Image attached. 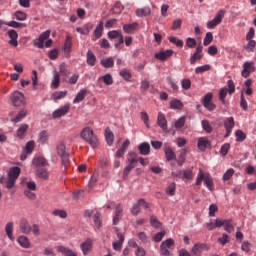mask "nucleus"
<instances>
[{"mask_svg": "<svg viewBox=\"0 0 256 256\" xmlns=\"http://www.w3.org/2000/svg\"><path fill=\"white\" fill-rule=\"evenodd\" d=\"M32 165L35 167L37 177L40 179H49V172L47 171V167H49V162L45 157H35L32 160Z\"/></svg>", "mask_w": 256, "mask_h": 256, "instance_id": "1", "label": "nucleus"}, {"mask_svg": "<svg viewBox=\"0 0 256 256\" xmlns=\"http://www.w3.org/2000/svg\"><path fill=\"white\" fill-rule=\"evenodd\" d=\"M81 138L86 141V143H89L92 149H95L97 147V144L99 143V140L97 139V136L93 133V129L90 127H85L81 133Z\"/></svg>", "mask_w": 256, "mask_h": 256, "instance_id": "2", "label": "nucleus"}, {"mask_svg": "<svg viewBox=\"0 0 256 256\" xmlns=\"http://www.w3.org/2000/svg\"><path fill=\"white\" fill-rule=\"evenodd\" d=\"M202 183H204L210 191L213 190V178H211V175L205 174V172H203V169H200L196 177L195 185H197V187H200Z\"/></svg>", "mask_w": 256, "mask_h": 256, "instance_id": "3", "label": "nucleus"}, {"mask_svg": "<svg viewBox=\"0 0 256 256\" xmlns=\"http://www.w3.org/2000/svg\"><path fill=\"white\" fill-rule=\"evenodd\" d=\"M175 245V240L173 238H168L161 242L160 245V255L161 256H172L171 247Z\"/></svg>", "mask_w": 256, "mask_h": 256, "instance_id": "4", "label": "nucleus"}, {"mask_svg": "<svg viewBox=\"0 0 256 256\" xmlns=\"http://www.w3.org/2000/svg\"><path fill=\"white\" fill-rule=\"evenodd\" d=\"M225 17V10L221 9L219 10L215 17L207 22V29H215V27H217V25H219L221 23V21H223V18Z\"/></svg>", "mask_w": 256, "mask_h": 256, "instance_id": "5", "label": "nucleus"}, {"mask_svg": "<svg viewBox=\"0 0 256 256\" xmlns=\"http://www.w3.org/2000/svg\"><path fill=\"white\" fill-rule=\"evenodd\" d=\"M242 67L243 69L241 75L244 79H248L249 75H251V73H255L256 71L255 62L253 61L244 62Z\"/></svg>", "mask_w": 256, "mask_h": 256, "instance_id": "6", "label": "nucleus"}, {"mask_svg": "<svg viewBox=\"0 0 256 256\" xmlns=\"http://www.w3.org/2000/svg\"><path fill=\"white\" fill-rule=\"evenodd\" d=\"M10 100L14 107H21V105H25V95L19 91H15L11 94Z\"/></svg>", "mask_w": 256, "mask_h": 256, "instance_id": "7", "label": "nucleus"}, {"mask_svg": "<svg viewBox=\"0 0 256 256\" xmlns=\"http://www.w3.org/2000/svg\"><path fill=\"white\" fill-rule=\"evenodd\" d=\"M209 249H211V246H209V244L197 242L193 245L191 253L194 256H201L203 254V251H209Z\"/></svg>", "mask_w": 256, "mask_h": 256, "instance_id": "8", "label": "nucleus"}, {"mask_svg": "<svg viewBox=\"0 0 256 256\" xmlns=\"http://www.w3.org/2000/svg\"><path fill=\"white\" fill-rule=\"evenodd\" d=\"M51 37V30H46L41 33L37 40H34V47H38V49H43L45 47V41Z\"/></svg>", "mask_w": 256, "mask_h": 256, "instance_id": "9", "label": "nucleus"}, {"mask_svg": "<svg viewBox=\"0 0 256 256\" xmlns=\"http://www.w3.org/2000/svg\"><path fill=\"white\" fill-rule=\"evenodd\" d=\"M71 109L70 104H65L64 106H61L60 108L56 109L52 113L53 119H61V117H65L67 113H69Z\"/></svg>", "mask_w": 256, "mask_h": 256, "instance_id": "10", "label": "nucleus"}, {"mask_svg": "<svg viewBox=\"0 0 256 256\" xmlns=\"http://www.w3.org/2000/svg\"><path fill=\"white\" fill-rule=\"evenodd\" d=\"M212 99H213V93H207L203 98V101H202L203 106L208 111H215V109H217V105H215V103L212 102Z\"/></svg>", "mask_w": 256, "mask_h": 256, "instance_id": "11", "label": "nucleus"}, {"mask_svg": "<svg viewBox=\"0 0 256 256\" xmlns=\"http://www.w3.org/2000/svg\"><path fill=\"white\" fill-rule=\"evenodd\" d=\"M224 127L226 129V134L224 135L225 138L230 137L235 127V119L231 116L224 120Z\"/></svg>", "mask_w": 256, "mask_h": 256, "instance_id": "12", "label": "nucleus"}, {"mask_svg": "<svg viewBox=\"0 0 256 256\" xmlns=\"http://www.w3.org/2000/svg\"><path fill=\"white\" fill-rule=\"evenodd\" d=\"M155 59H158V61H167L170 57H173V50H160L154 55Z\"/></svg>", "mask_w": 256, "mask_h": 256, "instance_id": "13", "label": "nucleus"}, {"mask_svg": "<svg viewBox=\"0 0 256 256\" xmlns=\"http://www.w3.org/2000/svg\"><path fill=\"white\" fill-rule=\"evenodd\" d=\"M38 143L39 145H47L49 143V132L47 130H42L38 133Z\"/></svg>", "mask_w": 256, "mask_h": 256, "instance_id": "14", "label": "nucleus"}, {"mask_svg": "<svg viewBox=\"0 0 256 256\" xmlns=\"http://www.w3.org/2000/svg\"><path fill=\"white\" fill-rule=\"evenodd\" d=\"M138 151L140 155H149L151 153V144H149V142H143L139 144Z\"/></svg>", "mask_w": 256, "mask_h": 256, "instance_id": "15", "label": "nucleus"}, {"mask_svg": "<svg viewBox=\"0 0 256 256\" xmlns=\"http://www.w3.org/2000/svg\"><path fill=\"white\" fill-rule=\"evenodd\" d=\"M8 37H9V45H12V47H17L19 45V42H17V39H19V35L17 34V31L15 30H9L8 31Z\"/></svg>", "mask_w": 256, "mask_h": 256, "instance_id": "16", "label": "nucleus"}, {"mask_svg": "<svg viewBox=\"0 0 256 256\" xmlns=\"http://www.w3.org/2000/svg\"><path fill=\"white\" fill-rule=\"evenodd\" d=\"M157 125L162 128V131H167V118H165L163 112L158 113Z\"/></svg>", "mask_w": 256, "mask_h": 256, "instance_id": "17", "label": "nucleus"}, {"mask_svg": "<svg viewBox=\"0 0 256 256\" xmlns=\"http://www.w3.org/2000/svg\"><path fill=\"white\" fill-rule=\"evenodd\" d=\"M117 237H118V241L113 242V249L114 251H121L122 247H123V243L125 242V235L121 234V233H117Z\"/></svg>", "mask_w": 256, "mask_h": 256, "instance_id": "18", "label": "nucleus"}, {"mask_svg": "<svg viewBox=\"0 0 256 256\" xmlns=\"http://www.w3.org/2000/svg\"><path fill=\"white\" fill-rule=\"evenodd\" d=\"M20 230L25 235H29V233H31V225L29 224V221H27V219L22 218L20 220Z\"/></svg>", "mask_w": 256, "mask_h": 256, "instance_id": "19", "label": "nucleus"}, {"mask_svg": "<svg viewBox=\"0 0 256 256\" xmlns=\"http://www.w3.org/2000/svg\"><path fill=\"white\" fill-rule=\"evenodd\" d=\"M209 145H211V143L209 142V139L207 137H200L198 139L197 147L199 151H206Z\"/></svg>", "mask_w": 256, "mask_h": 256, "instance_id": "20", "label": "nucleus"}, {"mask_svg": "<svg viewBox=\"0 0 256 256\" xmlns=\"http://www.w3.org/2000/svg\"><path fill=\"white\" fill-rule=\"evenodd\" d=\"M164 153L166 161H175V159H177V155L175 154V151H173V148H171V146H166L164 148Z\"/></svg>", "mask_w": 256, "mask_h": 256, "instance_id": "21", "label": "nucleus"}, {"mask_svg": "<svg viewBox=\"0 0 256 256\" xmlns=\"http://www.w3.org/2000/svg\"><path fill=\"white\" fill-rule=\"evenodd\" d=\"M136 17H149L151 15V8L149 6L138 8L135 11Z\"/></svg>", "mask_w": 256, "mask_h": 256, "instance_id": "22", "label": "nucleus"}, {"mask_svg": "<svg viewBox=\"0 0 256 256\" xmlns=\"http://www.w3.org/2000/svg\"><path fill=\"white\" fill-rule=\"evenodd\" d=\"M121 213H123V205L117 204L113 217V225H117V223H119V220L121 219Z\"/></svg>", "mask_w": 256, "mask_h": 256, "instance_id": "23", "label": "nucleus"}, {"mask_svg": "<svg viewBox=\"0 0 256 256\" xmlns=\"http://www.w3.org/2000/svg\"><path fill=\"white\" fill-rule=\"evenodd\" d=\"M139 29V23L138 22H133L131 24H125L123 26V31L125 33H135V31H137Z\"/></svg>", "mask_w": 256, "mask_h": 256, "instance_id": "24", "label": "nucleus"}, {"mask_svg": "<svg viewBox=\"0 0 256 256\" xmlns=\"http://www.w3.org/2000/svg\"><path fill=\"white\" fill-rule=\"evenodd\" d=\"M81 250L83 255H89V251H91L92 247H93V242L91 241V239H87L86 241H84L81 244Z\"/></svg>", "mask_w": 256, "mask_h": 256, "instance_id": "25", "label": "nucleus"}, {"mask_svg": "<svg viewBox=\"0 0 256 256\" xmlns=\"http://www.w3.org/2000/svg\"><path fill=\"white\" fill-rule=\"evenodd\" d=\"M86 63L90 67H95V65L97 64V57L95 56V53H93V51L91 50H88L87 52Z\"/></svg>", "mask_w": 256, "mask_h": 256, "instance_id": "26", "label": "nucleus"}, {"mask_svg": "<svg viewBox=\"0 0 256 256\" xmlns=\"http://www.w3.org/2000/svg\"><path fill=\"white\" fill-rule=\"evenodd\" d=\"M25 117H27V110L22 109L19 111V113L14 118H11V122L12 123H21V121H23L25 119Z\"/></svg>", "mask_w": 256, "mask_h": 256, "instance_id": "27", "label": "nucleus"}, {"mask_svg": "<svg viewBox=\"0 0 256 256\" xmlns=\"http://www.w3.org/2000/svg\"><path fill=\"white\" fill-rule=\"evenodd\" d=\"M28 129H29L28 124H22L16 132V136L18 137V139H25V135H27Z\"/></svg>", "mask_w": 256, "mask_h": 256, "instance_id": "28", "label": "nucleus"}, {"mask_svg": "<svg viewBox=\"0 0 256 256\" xmlns=\"http://www.w3.org/2000/svg\"><path fill=\"white\" fill-rule=\"evenodd\" d=\"M100 64L105 69H111L115 65V59L113 57L104 58L100 61Z\"/></svg>", "mask_w": 256, "mask_h": 256, "instance_id": "29", "label": "nucleus"}, {"mask_svg": "<svg viewBox=\"0 0 256 256\" xmlns=\"http://www.w3.org/2000/svg\"><path fill=\"white\" fill-rule=\"evenodd\" d=\"M105 140L107 142V145H109L110 147L115 141V134H113V131H111V129L109 128H106L105 130Z\"/></svg>", "mask_w": 256, "mask_h": 256, "instance_id": "30", "label": "nucleus"}, {"mask_svg": "<svg viewBox=\"0 0 256 256\" xmlns=\"http://www.w3.org/2000/svg\"><path fill=\"white\" fill-rule=\"evenodd\" d=\"M103 36V21L99 22L94 30V37L93 41H97V39H101Z\"/></svg>", "mask_w": 256, "mask_h": 256, "instance_id": "31", "label": "nucleus"}, {"mask_svg": "<svg viewBox=\"0 0 256 256\" xmlns=\"http://www.w3.org/2000/svg\"><path fill=\"white\" fill-rule=\"evenodd\" d=\"M87 93H89V91H87V89H85V88L81 89L77 93L76 97L74 98L73 103L74 104L81 103V101H83V99H85Z\"/></svg>", "mask_w": 256, "mask_h": 256, "instance_id": "32", "label": "nucleus"}, {"mask_svg": "<svg viewBox=\"0 0 256 256\" xmlns=\"http://www.w3.org/2000/svg\"><path fill=\"white\" fill-rule=\"evenodd\" d=\"M224 231H226V233H233V231H235V223L233 222V219L225 220Z\"/></svg>", "mask_w": 256, "mask_h": 256, "instance_id": "33", "label": "nucleus"}, {"mask_svg": "<svg viewBox=\"0 0 256 256\" xmlns=\"http://www.w3.org/2000/svg\"><path fill=\"white\" fill-rule=\"evenodd\" d=\"M17 241L23 249H29V247H31V242H29V238H27V236H20Z\"/></svg>", "mask_w": 256, "mask_h": 256, "instance_id": "34", "label": "nucleus"}, {"mask_svg": "<svg viewBox=\"0 0 256 256\" xmlns=\"http://www.w3.org/2000/svg\"><path fill=\"white\" fill-rule=\"evenodd\" d=\"M179 176H181L182 179H187L188 181H191V179H193V170L191 169L180 170Z\"/></svg>", "mask_w": 256, "mask_h": 256, "instance_id": "35", "label": "nucleus"}, {"mask_svg": "<svg viewBox=\"0 0 256 256\" xmlns=\"http://www.w3.org/2000/svg\"><path fill=\"white\" fill-rule=\"evenodd\" d=\"M19 175H21V168L19 167H12L8 173V177L11 179H19Z\"/></svg>", "mask_w": 256, "mask_h": 256, "instance_id": "36", "label": "nucleus"}, {"mask_svg": "<svg viewBox=\"0 0 256 256\" xmlns=\"http://www.w3.org/2000/svg\"><path fill=\"white\" fill-rule=\"evenodd\" d=\"M73 37L71 36H67L64 46H63V51H65V53H71V47H73Z\"/></svg>", "mask_w": 256, "mask_h": 256, "instance_id": "37", "label": "nucleus"}, {"mask_svg": "<svg viewBox=\"0 0 256 256\" xmlns=\"http://www.w3.org/2000/svg\"><path fill=\"white\" fill-rule=\"evenodd\" d=\"M58 252L62 253L64 256H77V253L73 252V250L65 247V246H59Z\"/></svg>", "mask_w": 256, "mask_h": 256, "instance_id": "38", "label": "nucleus"}, {"mask_svg": "<svg viewBox=\"0 0 256 256\" xmlns=\"http://www.w3.org/2000/svg\"><path fill=\"white\" fill-rule=\"evenodd\" d=\"M6 235L10 241H14L15 236H13V222H8L5 227Z\"/></svg>", "mask_w": 256, "mask_h": 256, "instance_id": "39", "label": "nucleus"}, {"mask_svg": "<svg viewBox=\"0 0 256 256\" xmlns=\"http://www.w3.org/2000/svg\"><path fill=\"white\" fill-rule=\"evenodd\" d=\"M98 81H103V83L107 86L111 85L113 83V76L109 73L103 75V76H100L98 78Z\"/></svg>", "mask_w": 256, "mask_h": 256, "instance_id": "40", "label": "nucleus"}, {"mask_svg": "<svg viewBox=\"0 0 256 256\" xmlns=\"http://www.w3.org/2000/svg\"><path fill=\"white\" fill-rule=\"evenodd\" d=\"M170 108L181 111L183 109V102L179 99H173L170 101Z\"/></svg>", "mask_w": 256, "mask_h": 256, "instance_id": "41", "label": "nucleus"}, {"mask_svg": "<svg viewBox=\"0 0 256 256\" xmlns=\"http://www.w3.org/2000/svg\"><path fill=\"white\" fill-rule=\"evenodd\" d=\"M59 83H61L59 72H57V70H54L53 71L52 87H54V89H59Z\"/></svg>", "mask_w": 256, "mask_h": 256, "instance_id": "42", "label": "nucleus"}, {"mask_svg": "<svg viewBox=\"0 0 256 256\" xmlns=\"http://www.w3.org/2000/svg\"><path fill=\"white\" fill-rule=\"evenodd\" d=\"M35 150V141H29L26 143L23 151L28 153V155H31L33 151Z\"/></svg>", "mask_w": 256, "mask_h": 256, "instance_id": "43", "label": "nucleus"}, {"mask_svg": "<svg viewBox=\"0 0 256 256\" xmlns=\"http://www.w3.org/2000/svg\"><path fill=\"white\" fill-rule=\"evenodd\" d=\"M187 159V148L182 149V152L180 153L178 157V165L179 167H183V164L185 163V160Z\"/></svg>", "mask_w": 256, "mask_h": 256, "instance_id": "44", "label": "nucleus"}, {"mask_svg": "<svg viewBox=\"0 0 256 256\" xmlns=\"http://www.w3.org/2000/svg\"><path fill=\"white\" fill-rule=\"evenodd\" d=\"M235 137H236L237 143H243V141H245V139H247V135L245 133H243L242 130H236Z\"/></svg>", "mask_w": 256, "mask_h": 256, "instance_id": "45", "label": "nucleus"}, {"mask_svg": "<svg viewBox=\"0 0 256 256\" xmlns=\"http://www.w3.org/2000/svg\"><path fill=\"white\" fill-rule=\"evenodd\" d=\"M119 75L124 81H131L132 74L130 70L123 69L119 72Z\"/></svg>", "mask_w": 256, "mask_h": 256, "instance_id": "46", "label": "nucleus"}, {"mask_svg": "<svg viewBox=\"0 0 256 256\" xmlns=\"http://www.w3.org/2000/svg\"><path fill=\"white\" fill-rule=\"evenodd\" d=\"M65 97H67V91H59L52 94V98L54 99V101H59V99H65Z\"/></svg>", "mask_w": 256, "mask_h": 256, "instance_id": "47", "label": "nucleus"}, {"mask_svg": "<svg viewBox=\"0 0 256 256\" xmlns=\"http://www.w3.org/2000/svg\"><path fill=\"white\" fill-rule=\"evenodd\" d=\"M227 93H229L227 88H221L219 91V99L223 105L227 103V101L225 100L227 97Z\"/></svg>", "mask_w": 256, "mask_h": 256, "instance_id": "48", "label": "nucleus"}, {"mask_svg": "<svg viewBox=\"0 0 256 256\" xmlns=\"http://www.w3.org/2000/svg\"><path fill=\"white\" fill-rule=\"evenodd\" d=\"M14 17L17 19V21H27V13L23 11H16L14 13Z\"/></svg>", "mask_w": 256, "mask_h": 256, "instance_id": "49", "label": "nucleus"}, {"mask_svg": "<svg viewBox=\"0 0 256 256\" xmlns=\"http://www.w3.org/2000/svg\"><path fill=\"white\" fill-rule=\"evenodd\" d=\"M150 225H151V227H154V229H160L161 223H160L159 220L157 219V216L152 215V216L150 217Z\"/></svg>", "mask_w": 256, "mask_h": 256, "instance_id": "50", "label": "nucleus"}, {"mask_svg": "<svg viewBox=\"0 0 256 256\" xmlns=\"http://www.w3.org/2000/svg\"><path fill=\"white\" fill-rule=\"evenodd\" d=\"M131 213L135 217H137V215H139L141 213V204H139V200L137 203L133 204V206L131 208Z\"/></svg>", "mask_w": 256, "mask_h": 256, "instance_id": "51", "label": "nucleus"}, {"mask_svg": "<svg viewBox=\"0 0 256 256\" xmlns=\"http://www.w3.org/2000/svg\"><path fill=\"white\" fill-rule=\"evenodd\" d=\"M52 214L55 217H60V219H67V212L65 210L55 209L53 210Z\"/></svg>", "mask_w": 256, "mask_h": 256, "instance_id": "52", "label": "nucleus"}, {"mask_svg": "<svg viewBox=\"0 0 256 256\" xmlns=\"http://www.w3.org/2000/svg\"><path fill=\"white\" fill-rule=\"evenodd\" d=\"M177 189V186L175 184V182H172L170 185L167 186L166 188V193L167 195H170V197H173V195H175V191Z\"/></svg>", "mask_w": 256, "mask_h": 256, "instance_id": "53", "label": "nucleus"}, {"mask_svg": "<svg viewBox=\"0 0 256 256\" xmlns=\"http://www.w3.org/2000/svg\"><path fill=\"white\" fill-rule=\"evenodd\" d=\"M240 107L243 111H247V109H249V105L247 104V100L245 99V94H243V92H241L240 95Z\"/></svg>", "mask_w": 256, "mask_h": 256, "instance_id": "54", "label": "nucleus"}, {"mask_svg": "<svg viewBox=\"0 0 256 256\" xmlns=\"http://www.w3.org/2000/svg\"><path fill=\"white\" fill-rule=\"evenodd\" d=\"M168 41L173 43V45H176V47H183V40L177 39V37H175V36H170L168 38Z\"/></svg>", "mask_w": 256, "mask_h": 256, "instance_id": "55", "label": "nucleus"}, {"mask_svg": "<svg viewBox=\"0 0 256 256\" xmlns=\"http://www.w3.org/2000/svg\"><path fill=\"white\" fill-rule=\"evenodd\" d=\"M211 43H213V33L208 32L206 33L205 38L203 40V45L207 47V45H211Z\"/></svg>", "mask_w": 256, "mask_h": 256, "instance_id": "56", "label": "nucleus"}, {"mask_svg": "<svg viewBox=\"0 0 256 256\" xmlns=\"http://www.w3.org/2000/svg\"><path fill=\"white\" fill-rule=\"evenodd\" d=\"M127 159H128L129 165H133L137 163V153L129 152Z\"/></svg>", "mask_w": 256, "mask_h": 256, "instance_id": "57", "label": "nucleus"}, {"mask_svg": "<svg viewBox=\"0 0 256 256\" xmlns=\"http://www.w3.org/2000/svg\"><path fill=\"white\" fill-rule=\"evenodd\" d=\"M201 125H202V128L204 129V131H206L207 133L213 132V127H211V124H209V121L202 120Z\"/></svg>", "mask_w": 256, "mask_h": 256, "instance_id": "58", "label": "nucleus"}, {"mask_svg": "<svg viewBox=\"0 0 256 256\" xmlns=\"http://www.w3.org/2000/svg\"><path fill=\"white\" fill-rule=\"evenodd\" d=\"M235 175V170L233 168L228 169L224 174H223V181H229L231 177Z\"/></svg>", "mask_w": 256, "mask_h": 256, "instance_id": "59", "label": "nucleus"}, {"mask_svg": "<svg viewBox=\"0 0 256 256\" xmlns=\"http://www.w3.org/2000/svg\"><path fill=\"white\" fill-rule=\"evenodd\" d=\"M229 149H231V145L229 143L223 144L220 149L221 156H227V153H229Z\"/></svg>", "mask_w": 256, "mask_h": 256, "instance_id": "60", "label": "nucleus"}, {"mask_svg": "<svg viewBox=\"0 0 256 256\" xmlns=\"http://www.w3.org/2000/svg\"><path fill=\"white\" fill-rule=\"evenodd\" d=\"M255 47H256V41L255 40H248V43L244 46V49H246V51L253 52Z\"/></svg>", "mask_w": 256, "mask_h": 256, "instance_id": "61", "label": "nucleus"}, {"mask_svg": "<svg viewBox=\"0 0 256 256\" xmlns=\"http://www.w3.org/2000/svg\"><path fill=\"white\" fill-rule=\"evenodd\" d=\"M123 34H121V31L118 30H112L108 32V38L109 39H117L121 37Z\"/></svg>", "mask_w": 256, "mask_h": 256, "instance_id": "62", "label": "nucleus"}, {"mask_svg": "<svg viewBox=\"0 0 256 256\" xmlns=\"http://www.w3.org/2000/svg\"><path fill=\"white\" fill-rule=\"evenodd\" d=\"M66 146L61 142L60 144L57 145V153L61 157V155H66Z\"/></svg>", "mask_w": 256, "mask_h": 256, "instance_id": "63", "label": "nucleus"}, {"mask_svg": "<svg viewBox=\"0 0 256 256\" xmlns=\"http://www.w3.org/2000/svg\"><path fill=\"white\" fill-rule=\"evenodd\" d=\"M186 121L185 116H181L176 122H175V128L181 129V127H184Z\"/></svg>", "mask_w": 256, "mask_h": 256, "instance_id": "64", "label": "nucleus"}]
</instances>
